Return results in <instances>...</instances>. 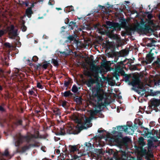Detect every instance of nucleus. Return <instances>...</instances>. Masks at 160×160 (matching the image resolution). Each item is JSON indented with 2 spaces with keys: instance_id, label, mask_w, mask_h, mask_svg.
<instances>
[{
  "instance_id": "obj_1",
  "label": "nucleus",
  "mask_w": 160,
  "mask_h": 160,
  "mask_svg": "<svg viewBox=\"0 0 160 160\" xmlns=\"http://www.w3.org/2000/svg\"><path fill=\"white\" fill-rule=\"evenodd\" d=\"M124 76L125 82H128L129 85H131L132 86V89L138 94H140V73L133 74L131 82L129 81V79L131 77V75L124 74Z\"/></svg>"
},
{
  "instance_id": "obj_2",
  "label": "nucleus",
  "mask_w": 160,
  "mask_h": 160,
  "mask_svg": "<svg viewBox=\"0 0 160 160\" xmlns=\"http://www.w3.org/2000/svg\"><path fill=\"white\" fill-rule=\"evenodd\" d=\"M127 53L128 52L127 51H122L119 52H114L112 53V56L111 54H109V55L110 57H115L114 60L112 61V64H113L114 62H116L119 57H122L121 59V61L118 62L117 65H114L115 68L117 70L120 71L122 68H124L125 66L124 63L127 60V59L124 57ZM126 64L125 63V64Z\"/></svg>"
},
{
  "instance_id": "obj_3",
  "label": "nucleus",
  "mask_w": 160,
  "mask_h": 160,
  "mask_svg": "<svg viewBox=\"0 0 160 160\" xmlns=\"http://www.w3.org/2000/svg\"><path fill=\"white\" fill-rule=\"evenodd\" d=\"M140 125V119H136L134 121V124L132 125V123L128 122L126 126H118L117 129L120 131H124V132L129 135H132L134 132V130L136 129Z\"/></svg>"
},
{
  "instance_id": "obj_4",
  "label": "nucleus",
  "mask_w": 160,
  "mask_h": 160,
  "mask_svg": "<svg viewBox=\"0 0 160 160\" xmlns=\"http://www.w3.org/2000/svg\"><path fill=\"white\" fill-rule=\"evenodd\" d=\"M146 145V143L143 140V138L141 137V147H143ZM148 151L143 148L141 147V155L142 154L143 155L146 156V158L147 160H151L149 158L153 157V155L152 152V148L153 146L152 142L151 140H148Z\"/></svg>"
},
{
  "instance_id": "obj_5",
  "label": "nucleus",
  "mask_w": 160,
  "mask_h": 160,
  "mask_svg": "<svg viewBox=\"0 0 160 160\" xmlns=\"http://www.w3.org/2000/svg\"><path fill=\"white\" fill-rule=\"evenodd\" d=\"M91 60L92 62L91 66V71L93 72V76L95 78V83H97L99 85V78H100L99 76V73L100 72V68L96 65H95V61L93 60V56L92 55L91 56Z\"/></svg>"
},
{
  "instance_id": "obj_6",
  "label": "nucleus",
  "mask_w": 160,
  "mask_h": 160,
  "mask_svg": "<svg viewBox=\"0 0 160 160\" xmlns=\"http://www.w3.org/2000/svg\"><path fill=\"white\" fill-rule=\"evenodd\" d=\"M114 140L117 145L120 148L122 147H128V144L131 141V139L127 136L123 138L122 136L117 137Z\"/></svg>"
},
{
  "instance_id": "obj_7",
  "label": "nucleus",
  "mask_w": 160,
  "mask_h": 160,
  "mask_svg": "<svg viewBox=\"0 0 160 160\" xmlns=\"http://www.w3.org/2000/svg\"><path fill=\"white\" fill-rule=\"evenodd\" d=\"M148 18L149 20L148 21V24H145L144 25L142 24V20L141 19V33L143 32L146 33L149 32L151 30V26H153V21L151 19L152 17V16L151 14H149L148 15Z\"/></svg>"
},
{
  "instance_id": "obj_8",
  "label": "nucleus",
  "mask_w": 160,
  "mask_h": 160,
  "mask_svg": "<svg viewBox=\"0 0 160 160\" xmlns=\"http://www.w3.org/2000/svg\"><path fill=\"white\" fill-rule=\"evenodd\" d=\"M106 28L107 29L108 32L112 33L113 32L116 31H119L121 29L120 25L117 22H113L109 21L106 22Z\"/></svg>"
},
{
  "instance_id": "obj_9",
  "label": "nucleus",
  "mask_w": 160,
  "mask_h": 160,
  "mask_svg": "<svg viewBox=\"0 0 160 160\" xmlns=\"http://www.w3.org/2000/svg\"><path fill=\"white\" fill-rule=\"evenodd\" d=\"M38 138V136L35 134H31L30 136L28 135L23 136L20 134L18 138L17 142L18 145L23 143L24 142L26 141L28 143L30 142L32 138Z\"/></svg>"
},
{
  "instance_id": "obj_10",
  "label": "nucleus",
  "mask_w": 160,
  "mask_h": 160,
  "mask_svg": "<svg viewBox=\"0 0 160 160\" xmlns=\"http://www.w3.org/2000/svg\"><path fill=\"white\" fill-rule=\"evenodd\" d=\"M136 22L132 27H128L126 30V33L128 35H131L132 33L135 31L137 32L140 34V22L136 20Z\"/></svg>"
},
{
  "instance_id": "obj_11",
  "label": "nucleus",
  "mask_w": 160,
  "mask_h": 160,
  "mask_svg": "<svg viewBox=\"0 0 160 160\" xmlns=\"http://www.w3.org/2000/svg\"><path fill=\"white\" fill-rule=\"evenodd\" d=\"M66 132L69 134H76L74 128L72 127V126H70L64 128H60V130L57 132L56 133V135H64L66 134Z\"/></svg>"
},
{
  "instance_id": "obj_12",
  "label": "nucleus",
  "mask_w": 160,
  "mask_h": 160,
  "mask_svg": "<svg viewBox=\"0 0 160 160\" xmlns=\"http://www.w3.org/2000/svg\"><path fill=\"white\" fill-rule=\"evenodd\" d=\"M8 34L9 38L15 39L18 35V29H15L14 26L12 25L7 28Z\"/></svg>"
},
{
  "instance_id": "obj_13",
  "label": "nucleus",
  "mask_w": 160,
  "mask_h": 160,
  "mask_svg": "<svg viewBox=\"0 0 160 160\" xmlns=\"http://www.w3.org/2000/svg\"><path fill=\"white\" fill-rule=\"evenodd\" d=\"M75 122L78 124L76 127H73V125L71 126L72 127L74 128V129L75 130L76 134H78L82 130L86 128L84 125H82V122L80 120L77 118L75 120Z\"/></svg>"
},
{
  "instance_id": "obj_14",
  "label": "nucleus",
  "mask_w": 160,
  "mask_h": 160,
  "mask_svg": "<svg viewBox=\"0 0 160 160\" xmlns=\"http://www.w3.org/2000/svg\"><path fill=\"white\" fill-rule=\"evenodd\" d=\"M154 52L157 53L158 52L154 48H152V49L151 50L150 53L146 57V61H142V63H143L145 62L147 64L150 63L154 59V58L152 56V55L154 54Z\"/></svg>"
},
{
  "instance_id": "obj_15",
  "label": "nucleus",
  "mask_w": 160,
  "mask_h": 160,
  "mask_svg": "<svg viewBox=\"0 0 160 160\" xmlns=\"http://www.w3.org/2000/svg\"><path fill=\"white\" fill-rule=\"evenodd\" d=\"M156 82L155 81H153L152 80L147 79L145 82L144 83H142L141 82V92L142 89H143L144 92H145L146 90L145 88H146V86H149L150 87H152L154 85L156 84Z\"/></svg>"
},
{
  "instance_id": "obj_16",
  "label": "nucleus",
  "mask_w": 160,
  "mask_h": 160,
  "mask_svg": "<svg viewBox=\"0 0 160 160\" xmlns=\"http://www.w3.org/2000/svg\"><path fill=\"white\" fill-rule=\"evenodd\" d=\"M141 134L144 136L145 138H148L150 136V134L148 133V130L145 129L141 127Z\"/></svg>"
},
{
  "instance_id": "obj_17",
  "label": "nucleus",
  "mask_w": 160,
  "mask_h": 160,
  "mask_svg": "<svg viewBox=\"0 0 160 160\" xmlns=\"http://www.w3.org/2000/svg\"><path fill=\"white\" fill-rule=\"evenodd\" d=\"M94 96L97 98L98 103H99L104 98L103 95L98 91L96 93L94 94Z\"/></svg>"
},
{
  "instance_id": "obj_18",
  "label": "nucleus",
  "mask_w": 160,
  "mask_h": 160,
  "mask_svg": "<svg viewBox=\"0 0 160 160\" xmlns=\"http://www.w3.org/2000/svg\"><path fill=\"white\" fill-rule=\"evenodd\" d=\"M59 59L58 57H56V58H52L51 61V63L56 68H58L59 66Z\"/></svg>"
},
{
  "instance_id": "obj_19",
  "label": "nucleus",
  "mask_w": 160,
  "mask_h": 160,
  "mask_svg": "<svg viewBox=\"0 0 160 160\" xmlns=\"http://www.w3.org/2000/svg\"><path fill=\"white\" fill-rule=\"evenodd\" d=\"M75 40L77 42L78 41L76 40L75 35H70L69 36L67 37V39L65 41V42L66 43H71L72 41Z\"/></svg>"
},
{
  "instance_id": "obj_20",
  "label": "nucleus",
  "mask_w": 160,
  "mask_h": 160,
  "mask_svg": "<svg viewBox=\"0 0 160 160\" xmlns=\"http://www.w3.org/2000/svg\"><path fill=\"white\" fill-rule=\"evenodd\" d=\"M85 145L86 147H84V149L83 150L84 152L89 151L92 148V144L90 143L86 142Z\"/></svg>"
},
{
  "instance_id": "obj_21",
  "label": "nucleus",
  "mask_w": 160,
  "mask_h": 160,
  "mask_svg": "<svg viewBox=\"0 0 160 160\" xmlns=\"http://www.w3.org/2000/svg\"><path fill=\"white\" fill-rule=\"evenodd\" d=\"M69 150L71 154H73L75 152L78 150L76 146L69 145Z\"/></svg>"
},
{
  "instance_id": "obj_22",
  "label": "nucleus",
  "mask_w": 160,
  "mask_h": 160,
  "mask_svg": "<svg viewBox=\"0 0 160 160\" xmlns=\"http://www.w3.org/2000/svg\"><path fill=\"white\" fill-rule=\"evenodd\" d=\"M42 67L43 68L45 69H46L48 67H50L51 68H52V65L49 63H48L47 61L43 62L42 65Z\"/></svg>"
},
{
  "instance_id": "obj_23",
  "label": "nucleus",
  "mask_w": 160,
  "mask_h": 160,
  "mask_svg": "<svg viewBox=\"0 0 160 160\" xmlns=\"http://www.w3.org/2000/svg\"><path fill=\"white\" fill-rule=\"evenodd\" d=\"M121 24L120 25L121 28H128V26L127 25V21L125 19H121Z\"/></svg>"
},
{
  "instance_id": "obj_24",
  "label": "nucleus",
  "mask_w": 160,
  "mask_h": 160,
  "mask_svg": "<svg viewBox=\"0 0 160 160\" xmlns=\"http://www.w3.org/2000/svg\"><path fill=\"white\" fill-rule=\"evenodd\" d=\"M33 13V11L31 9V8H28L26 9V14L28 18H31V15Z\"/></svg>"
},
{
  "instance_id": "obj_25",
  "label": "nucleus",
  "mask_w": 160,
  "mask_h": 160,
  "mask_svg": "<svg viewBox=\"0 0 160 160\" xmlns=\"http://www.w3.org/2000/svg\"><path fill=\"white\" fill-rule=\"evenodd\" d=\"M73 7L72 6L67 7L64 10V11L66 13L70 12L71 11H73Z\"/></svg>"
},
{
  "instance_id": "obj_26",
  "label": "nucleus",
  "mask_w": 160,
  "mask_h": 160,
  "mask_svg": "<svg viewBox=\"0 0 160 160\" xmlns=\"http://www.w3.org/2000/svg\"><path fill=\"white\" fill-rule=\"evenodd\" d=\"M82 99L81 97H78L74 99V101L78 104H82Z\"/></svg>"
},
{
  "instance_id": "obj_27",
  "label": "nucleus",
  "mask_w": 160,
  "mask_h": 160,
  "mask_svg": "<svg viewBox=\"0 0 160 160\" xmlns=\"http://www.w3.org/2000/svg\"><path fill=\"white\" fill-rule=\"evenodd\" d=\"M73 95V93L71 92L70 91H68L65 92L63 93V95L66 97H69V96H72Z\"/></svg>"
},
{
  "instance_id": "obj_28",
  "label": "nucleus",
  "mask_w": 160,
  "mask_h": 160,
  "mask_svg": "<svg viewBox=\"0 0 160 160\" xmlns=\"http://www.w3.org/2000/svg\"><path fill=\"white\" fill-rule=\"evenodd\" d=\"M138 142L139 146L138 147V152L137 160H140V151L139 150V149H140V146H139V145H140V137H139L138 138Z\"/></svg>"
},
{
  "instance_id": "obj_29",
  "label": "nucleus",
  "mask_w": 160,
  "mask_h": 160,
  "mask_svg": "<svg viewBox=\"0 0 160 160\" xmlns=\"http://www.w3.org/2000/svg\"><path fill=\"white\" fill-rule=\"evenodd\" d=\"M101 110L100 109L97 110L95 109V110L92 112L91 114V117L96 118L94 116V115H96L97 113H99V112L101 111Z\"/></svg>"
},
{
  "instance_id": "obj_30",
  "label": "nucleus",
  "mask_w": 160,
  "mask_h": 160,
  "mask_svg": "<svg viewBox=\"0 0 160 160\" xmlns=\"http://www.w3.org/2000/svg\"><path fill=\"white\" fill-rule=\"evenodd\" d=\"M108 33L109 37L112 39H116L117 38V36L114 34V32H113L112 33L111 32H108Z\"/></svg>"
},
{
  "instance_id": "obj_31",
  "label": "nucleus",
  "mask_w": 160,
  "mask_h": 160,
  "mask_svg": "<svg viewBox=\"0 0 160 160\" xmlns=\"http://www.w3.org/2000/svg\"><path fill=\"white\" fill-rule=\"evenodd\" d=\"M152 103L154 106H157L160 104V101L158 100L154 99L152 100Z\"/></svg>"
},
{
  "instance_id": "obj_32",
  "label": "nucleus",
  "mask_w": 160,
  "mask_h": 160,
  "mask_svg": "<svg viewBox=\"0 0 160 160\" xmlns=\"http://www.w3.org/2000/svg\"><path fill=\"white\" fill-rule=\"evenodd\" d=\"M25 21H22L21 29L22 32H25L27 29V27L25 25Z\"/></svg>"
},
{
  "instance_id": "obj_33",
  "label": "nucleus",
  "mask_w": 160,
  "mask_h": 160,
  "mask_svg": "<svg viewBox=\"0 0 160 160\" xmlns=\"http://www.w3.org/2000/svg\"><path fill=\"white\" fill-rule=\"evenodd\" d=\"M71 91L74 93H76L78 91V88L76 85H74L72 86Z\"/></svg>"
},
{
  "instance_id": "obj_34",
  "label": "nucleus",
  "mask_w": 160,
  "mask_h": 160,
  "mask_svg": "<svg viewBox=\"0 0 160 160\" xmlns=\"http://www.w3.org/2000/svg\"><path fill=\"white\" fill-rule=\"evenodd\" d=\"M29 146H30V148L31 147H39L40 146V143L38 142H35L34 143L29 144Z\"/></svg>"
},
{
  "instance_id": "obj_35",
  "label": "nucleus",
  "mask_w": 160,
  "mask_h": 160,
  "mask_svg": "<svg viewBox=\"0 0 160 160\" xmlns=\"http://www.w3.org/2000/svg\"><path fill=\"white\" fill-rule=\"evenodd\" d=\"M93 118L91 117L90 118H85V120L84 121V124L85 125L87 123L90 124L91 120Z\"/></svg>"
},
{
  "instance_id": "obj_36",
  "label": "nucleus",
  "mask_w": 160,
  "mask_h": 160,
  "mask_svg": "<svg viewBox=\"0 0 160 160\" xmlns=\"http://www.w3.org/2000/svg\"><path fill=\"white\" fill-rule=\"evenodd\" d=\"M30 148V146H29V144L28 146H24L22 148V152H25L27 150L29 149Z\"/></svg>"
},
{
  "instance_id": "obj_37",
  "label": "nucleus",
  "mask_w": 160,
  "mask_h": 160,
  "mask_svg": "<svg viewBox=\"0 0 160 160\" xmlns=\"http://www.w3.org/2000/svg\"><path fill=\"white\" fill-rule=\"evenodd\" d=\"M76 25V22L73 21L70 22L69 24V26L71 27V29L72 30L73 29L74 27Z\"/></svg>"
},
{
  "instance_id": "obj_38",
  "label": "nucleus",
  "mask_w": 160,
  "mask_h": 160,
  "mask_svg": "<svg viewBox=\"0 0 160 160\" xmlns=\"http://www.w3.org/2000/svg\"><path fill=\"white\" fill-rule=\"evenodd\" d=\"M4 46L6 48H13V46L11 45V44L8 42H6L4 43Z\"/></svg>"
},
{
  "instance_id": "obj_39",
  "label": "nucleus",
  "mask_w": 160,
  "mask_h": 160,
  "mask_svg": "<svg viewBox=\"0 0 160 160\" xmlns=\"http://www.w3.org/2000/svg\"><path fill=\"white\" fill-rule=\"evenodd\" d=\"M53 111L55 114L59 115L60 114V110L58 108H55Z\"/></svg>"
},
{
  "instance_id": "obj_40",
  "label": "nucleus",
  "mask_w": 160,
  "mask_h": 160,
  "mask_svg": "<svg viewBox=\"0 0 160 160\" xmlns=\"http://www.w3.org/2000/svg\"><path fill=\"white\" fill-rule=\"evenodd\" d=\"M153 65L154 66L156 65L158 67H160V60L158 59L157 61L154 62Z\"/></svg>"
},
{
  "instance_id": "obj_41",
  "label": "nucleus",
  "mask_w": 160,
  "mask_h": 160,
  "mask_svg": "<svg viewBox=\"0 0 160 160\" xmlns=\"http://www.w3.org/2000/svg\"><path fill=\"white\" fill-rule=\"evenodd\" d=\"M22 120H19L15 122V124L17 126L22 125Z\"/></svg>"
},
{
  "instance_id": "obj_42",
  "label": "nucleus",
  "mask_w": 160,
  "mask_h": 160,
  "mask_svg": "<svg viewBox=\"0 0 160 160\" xmlns=\"http://www.w3.org/2000/svg\"><path fill=\"white\" fill-rule=\"evenodd\" d=\"M159 93H160V91L152 92L151 93V95L152 96H154L157 95Z\"/></svg>"
},
{
  "instance_id": "obj_43",
  "label": "nucleus",
  "mask_w": 160,
  "mask_h": 160,
  "mask_svg": "<svg viewBox=\"0 0 160 160\" xmlns=\"http://www.w3.org/2000/svg\"><path fill=\"white\" fill-rule=\"evenodd\" d=\"M70 81L69 80L68 81H65L64 82V85L65 87H68L70 83Z\"/></svg>"
},
{
  "instance_id": "obj_44",
  "label": "nucleus",
  "mask_w": 160,
  "mask_h": 160,
  "mask_svg": "<svg viewBox=\"0 0 160 160\" xmlns=\"http://www.w3.org/2000/svg\"><path fill=\"white\" fill-rule=\"evenodd\" d=\"M41 67H42V64L38 63V64L36 65L35 66V68L37 70L40 69Z\"/></svg>"
},
{
  "instance_id": "obj_45",
  "label": "nucleus",
  "mask_w": 160,
  "mask_h": 160,
  "mask_svg": "<svg viewBox=\"0 0 160 160\" xmlns=\"http://www.w3.org/2000/svg\"><path fill=\"white\" fill-rule=\"evenodd\" d=\"M38 58L37 56H34L32 58V60L34 62H36L38 60Z\"/></svg>"
},
{
  "instance_id": "obj_46",
  "label": "nucleus",
  "mask_w": 160,
  "mask_h": 160,
  "mask_svg": "<svg viewBox=\"0 0 160 160\" xmlns=\"http://www.w3.org/2000/svg\"><path fill=\"white\" fill-rule=\"evenodd\" d=\"M88 81L89 82L91 83L92 85L94 83H95V80L93 78H91Z\"/></svg>"
},
{
  "instance_id": "obj_47",
  "label": "nucleus",
  "mask_w": 160,
  "mask_h": 160,
  "mask_svg": "<svg viewBox=\"0 0 160 160\" xmlns=\"http://www.w3.org/2000/svg\"><path fill=\"white\" fill-rule=\"evenodd\" d=\"M37 87L38 88L42 89L43 88V87L42 85L39 82H38L37 83Z\"/></svg>"
},
{
  "instance_id": "obj_48",
  "label": "nucleus",
  "mask_w": 160,
  "mask_h": 160,
  "mask_svg": "<svg viewBox=\"0 0 160 160\" xmlns=\"http://www.w3.org/2000/svg\"><path fill=\"white\" fill-rule=\"evenodd\" d=\"M3 155L6 156H9V153L8 150L6 149L5 151V152L3 154Z\"/></svg>"
},
{
  "instance_id": "obj_49",
  "label": "nucleus",
  "mask_w": 160,
  "mask_h": 160,
  "mask_svg": "<svg viewBox=\"0 0 160 160\" xmlns=\"http://www.w3.org/2000/svg\"><path fill=\"white\" fill-rule=\"evenodd\" d=\"M3 73L4 71L0 68V76L2 78L4 76Z\"/></svg>"
},
{
  "instance_id": "obj_50",
  "label": "nucleus",
  "mask_w": 160,
  "mask_h": 160,
  "mask_svg": "<svg viewBox=\"0 0 160 160\" xmlns=\"http://www.w3.org/2000/svg\"><path fill=\"white\" fill-rule=\"evenodd\" d=\"M5 34V30H0V38L1 37Z\"/></svg>"
},
{
  "instance_id": "obj_51",
  "label": "nucleus",
  "mask_w": 160,
  "mask_h": 160,
  "mask_svg": "<svg viewBox=\"0 0 160 160\" xmlns=\"http://www.w3.org/2000/svg\"><path fill=\"white\" fill-rule=\"evenodd\" d=\"M80 157L77 155H74L73 156V159L75 160H80Z\"/></svg>"
},
{
  "instance_id": "obj_52",
  "label": "nucleus",
  "mask_w": 160,
  "mask_h": 160,
  "mask_svg": "<svg viewBox=\"0 0 160 160\" xmlns=\"http://www.w3.org/2000/svg\"><path fill=\"white\" fill-rule=\"evenodd\" d=\"M70 51H69V52H67L64 51V52H61V53H62V54H64L66 56H68V55H69V53H70Z\"/></svg>"
},
{
  "instance_id": "obj_53",
  "label": "nucleus",
  "mask_w": 160,
  "mask_h": 160,
  "mask_svg": "<svg viewBox=\"0 0 160 160\" xmlns=\"http://www.w3.org/2000/svg\"><path fill=\"white\" fill-rule=\"evenodd\" d=\"M34 93V91L32 90H30L28 92V93L30 95H32Z\"/></svg>"
},
{
  "instance_id": "obj_54",
  "label": "nucleus",
  "mask_w": 160,
  "mask_h": 160,
  "mask_svg": "<svg viewBox=\"0 0 160 160\" xmlns=\"http://www.w3.org/2000/svg\"><path fill=\"white\" fill-rule=\"evenodd\" d=\"M98 117L101 118H103L104 117V115L102 113L101 111L99 112L98 114Z\"/></svg>"
},
{
  "instance_id": "obj_55",
  "label": "nucleus",
  "mask_w": 160,
  "mask_h": 160,
  "mask_svg": "<svg viewBox=\"0 0 160 160\" xmlns=\"http://www.w3.org/2000/svg\"><path fill=\"white\" fill-rule=\"evenodd\" d=\"M67 102L66 101H64L62 102V106L63 107H65L66 106Z\"/></svg>"
},
{
  "instance_id": "obj_56",
  "label": "nucleus",
  "mask_w": 160,
  "mask_h": 160,
  "mask_svg": "<svg viewBox=\"0 0 160 160\" xmlns=\"http://www.w3.org/2000/svg\"><path fill=\"white\" fill-rule=\"evenodd\" d=\"M0 111L2 112H4L5 111V110L1 106H0Z\"/></svg>"
},
{
  "instance_id": "obj_57",
  "label": "nucleus",
  "mask_w": 160,
  "mask_h": 160,
  "mask_svg": "<svg viewBox=\"0 0 160 160\" xmlns=\"http://www.w3.org/2000/svg\"><path fill=\"white\" fill-rule=\"evenodd\" d=\"M54 152L55 153H56L57 154H58L60 153V151L59 149H55Z\"/></svg>"
},
{
  "instance_id": "obj_58",
  "label": "nucleus",
  "mask_w": 160,
  "mask_h": 160,
  "mask_svg": "<svg viewBox=\"0 0 160 160\" xmlns=\"http://www.w3.org/2000/svg\"><path fill=\"white\" fill-rule=\"evenodd\" d=\"M14 69H15V73L16 74V75L17 76V75H18V73L19 70L18 68H15Z\"/></svg>"
},
{
  "instance_id": "obj_59",
  "label": "nucleus",
  "mask_w": 160,
  "mask_h": 160,
  "mask_svg": "<svg viewBox=\"0 0 160 160\" xmlns=\"http://www.w3.org/2000/svg\"><path fill=\"white\" fill-rule=\"evenodd\" d=\"M14 69H15V73L16 74V75L17 76V75H18V73L19 70L18 68H15Z\"/></svg>"
},
{
  "instance_id": "obj_60",
  "label": "nucleus",
  "mask_w": 160,
  "mask_h": 160,
  "mask_svg": "<svg viewBox=\"0 0 160 160\" xmlns=\"http://www.w3.org/2000/svg\"><path fill=\"white\" fill-rule=\"evenodd\" d=\"M69 20L68 18H67L65 20V23L66 24H68L69 23Z\"/></svg>"
},
{
  "instance_id": "obj_61",
  "label": "nucleus",
  "mask_w": 160,
  "mask_h": 160,
  "mask_svg": "<svg viewBox=\"0 0 160 160\" xmlns=\"http://www.w3.org/2000/svg\"><path fill=\"white\" fill-rule=\"evenodd\" d=\"M114 76L115 77L116 79L118 80V77L119 76V74L118 73H116Z\"/></svg>"
},
{
  "instance_id": "obj_62",
  "label": "nucleus",
  "mask_w": 160,
  "mask_h": 160,
  "mask_svg": "<svg viewBox=\"0 0 160 160\" xmlns=\"http://www.w3.org/2000/svg\"><path fill=\"white\" fill-rule=\"evenodd\" d=\"M127 60H128V62L126 63L127 64L128 63L131 64V63H133V60L132 59L129 60V59H127Z\"/></svg>"
},
{
  "instance_id": "obj_63",
  "label": "nucleus",
  "mask_w": 160,
  "mask_h": 160,
  "mask_svg": "<svg viewBox=\"0 0 160 160\" xmlns=\"http://www.w3.org/2000/svg\"><path fill=\"white\" fill-rule=\"evenodd\" d=\"M61 154H62V155H63V154L62 153H61L60 154V157L62 158H61V160H69V159H64V156H62V157L61 156Z\"/></svg>"
},
{
  "instance_id": "obj_64",
  "label": "nucleus",
  "mask_w": 160,
  "mask_h": 160,
  "mask_svg": "<svg viewBox=\"0 0 160 160\" xmlns=\"http://www.w3.org/2000/svg\"><path fill=\"white\" fill-rule=\"evenodd\" d=\"M115 159H116V160H123L122 159V158H119L117 157L115 158Z\"/></svg>"
}]
</instances>
